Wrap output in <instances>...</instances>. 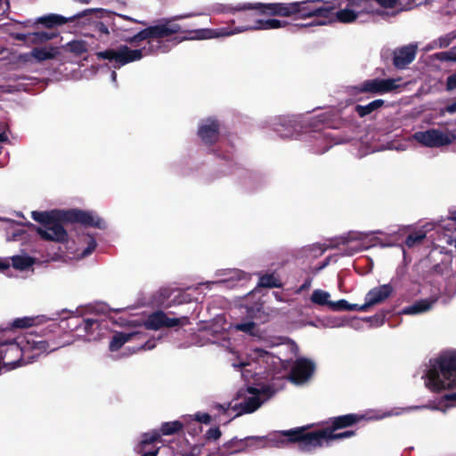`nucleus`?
Masks as SVG:
<instances>
[{"label":"nucleus","instance_id":"09e8293b","mask_svg":"<svg viewBox=\"0 0 456 456\" xmlns=\"http://www.w3.org/2000/svg\"><path fill=\"white\" fill-rule=\"evenodd\" d=\"M12 324L16 328L30 327L33 324V320L30 318H19L14 320Z\"/></svg>","mask_w":456,"mask_h":456},{"label":"nucleus","instance_id":"0e129e2a","mask_svg":"<svg viewBox=\"0 0 456 456\" xmlns=\"http://www.w3.org/2000/svg\"><path fill=\"white\" fill-rule=\"evenodd\" d=\"M309 286H310V281H307L302 285L301 289H307Z\"/></svg>","mask_w":456,"mask_h":456},{"label":"nucleus","instance_id":"c756f323","mask_svg":"<svg viewBox=\"0 0 456 456\" xmlns=\"http://www.w3.org/2000/svg\"><path fill=\"white\" fill-rule=\"evenodd\" d=\"M434 301L428 299L418 301L411 305L403 309L404 314H419L428 312L431 309Z\"/></svg>","mask_w":456,"mask_h":456},{"label":"nucleus","instance_id":"8fccbe9b","mask_svg":"<svg viewBox=\"0 0 456 456\" xmlns=\"http://www.w3.org/2000/svg\"><path fill=\"white\" fill-rule=\"evenodd\" d=\"M36 33V37H37V41H40V43H44V42H46L48 40H51L54 35L53 33H48V32H44V31H41V32H35Z\"/></svg>","mask_w":456,"mask_h":456},{"label":"nucleus","instance_id":"79ce46f5","mask_svg":"<svg viewBox=\"0 0 456 456\" xmlns=\"http://www.w3.org/2000/svg\"><path fill=\"white\" fill-rule=\"evenodd\" d=\"M231 328H232L236 330H240L242 332H245V333H248L250 335H256V332H255L256 323L251 321L232 325Z\"/></svg>","mask_w":456,"mask_h":456},{"label":"nucleus","instance_id":"603ef678","mask_svg":"<svg viewBox=\"0 0 456 456\" xmlns=\"http://www.w3.org/2000/svg\"><path fill=\"white\" fill-rule=\"evenodd\" d=\"M446 89L448 91L456 89V73H454L447 77Z\"/></svg>","mask_w":456,"mask_h":456},{"label":"nucleus","instance_id":"37998d69","mask_svg":"<svg viewBox=\"0 0 456 456\" xmlns=\"http://www.w3.org/2000/svg\"><path fill=\"white\" fill-rule=\"evenodd\" d=\"M62 20H63V18L61 16L52 14L49 16H45V17L39 18L38 22L45 24L48 27H51L54 24L62 23Z\"/></svg>","mask_w":456,"mask_h":456},{"label":"nucleus","instance_id":"a211bd4d","mask_svg":"<svg viewBox=\"0 0 456 456\" xmlns=\"http://www.w3.org/2000/svg\"><path fill=\"white\" fill-rule=\"evenodd\" d=\"M38 234L46 240L55 242H65L68 240V233L62 225L55 220L42 225L37 229Z\"/></svg>","mask_w":456,"mask_h":456},{"label":"nucleus","instance_id":"f8f14e48","mask_svg":"<svg viewBox=\"0 0 456 456\" xmlns=\"http://www.w3.org/2000/svg\"><path fill=\"white\" fill-rule=\"evenodd\" d=\"M382 233L380 231L359 232L351 231L344 238L345 243L350 244L355 242V246H350L347 250L348 255H354L356 252L366 250L374 247L379 239L375 234Z\"/></svg>","mask_w":456,"mask_h":456},{"label":"nucleus","instance_id":"e433bc0d","mask_svg":"<svg viewBox=\"0 0 456 456\" xmlns=\"http://www.w3.org/2000/svg\"><path fill=\"white\" fill-rule=\"evenodd\" d=\"M337 430L338 429L330 428H324L325 433H327L325 434L327 439V445L330 444V441L349 438L354 435V432L353 431L337 432Z\"/></svg>","mask_w":456,"mask_h":456},{"label":"nucleus","instance_id":"f03ea898","mask_svg":"<svg viewBox=\"0 0 456 456\" xmlns=\"http://www.w3.org/2000/svg\"><path fill=\"white\" fill-rule=\"evenodd\" d=\"M336 5L330 2L323 0H305L291 3H244L238 4L230 8L232 12H240L246 10H257L263 15H273L282 17H297L299 19H307L312 17L321 18L320 20L303 25L308 26H325L333 22V10Z\"/></svg>","mask_w":456,"mask_h":456},{"label":"nucleus","instance_id":"a18cd8bd","mask_svg":"<svg viewBox=\"0 0 456 456\" xmlns=\"http://www.w3.org/2000/svg\"><path fill=\"white\" fill-rule=\"evenodd\" d=\"M420 4L421 2L418 0H398L397 8L400 12L407 11L419 5Z\"/></svg>","mask_w":456,"mask_h":456},{"label":"nucleus","instance_id":"c85d7f7f","mask_svg":"<svg viewBox=\"0 0 456 456\" xmlns=\"http://www.w3.org/2000/svg\"><path fill=\"white\" fill-rule=\"evenodd\" d=\"M10 259V263L12 262V266L20 271H24L31 267L36 260L35 258L28 256L27 254L16 255L12 256Z\"/></svg>","mask_w":456,"mask_h":456},{"label":"nucleus","instance_id":"72a5a7b5","mask_svg":"<svg viewBox=\"0 0 456 456\" xmlns=\"http://www.w3.org/2000/svg\"><path fill=\"white\" fill-rule=\"evenodd\" d=\"M330 308L333 311H364V306L362 305L350 304L345 299L330 302Z\"/></svg>","mask_w":456,"mask_h":456},{"label":"nucleus","instance_id":"5fc2aeb1","mask_svg":"<svg viewBox=\"0 0 456 456\" xmlns=\"http://www.w3.org/2000/svg\"><path fill=\"white\" fill-rule=\"evenodd\" d=\"M10 267V259L8 257H0V272Z\"/></svg>","mask_w":456,"mask_h":456},{"label":"nucleus","instance_id":"774afa93","mask_svg":"<svg viewBox=\"0 0 456 456\" xmlns=\"http://www.w3.org/2000/svg\"><path fill=\"white\" fill-rule=\"evenodd\" d=\"M453 141L456 140V133L452 131Z\"/></svg>","mask_w":456,"mask_h":456},{"label":"nucleus","instance_id":"6e6d98bb","mask_svg":"<svg viewBox=\"0 0 456 456\" xmlns=\"http://www.w3.org/2000/svg\"><path fill=\"white\" fill-rule=\"evenodd\" d=\"M14 38L17 39V40H20V41H23V42L28 44V34L17 33V34L14 35Z\"/></svg>","mask_w":456,"mask_h":456},{"label":"nucleus","instance_id":"c03bdc74","mask_svg":"<svg viewBox=\"0 0 456 456\" xmlns=\"http://www.w3.org/2000/svg\"><path fill=\"white\" fill-rule=\"evenodd\" d=\"M436 58L440 61H451L456 62V49L455 46L452 47L446 52H441L436 54Z\"/></svg>","mask_w":456,"mask_h":456},{"label":"nucleus","instance_id":"39448f33","mask_svg":"<svg viewBox=\"0 0 456 456\" xmlns=\"http://www.w3.org/2000/svg\"><path fill=\"white\" fill-rule=\"evenodd\" d=\"M32 218L41 223L43 225L49 224L53 220H60L67 223H80L86 226H92L99 229L106 227L105 222L94 211H85L77 208L68 210L53 211H33Z\"/></svg>","mask_w":456,"mask_h":456},{"label":"nucleus","instance_id":"393cba45","mask_svg":"<svg viewBox=\"0 0 456 456\" xmlns=\"http://www.w3.org/2000/svg\"><path fill=\"white\" fill-rule=\"evenodd\" d=\"M297 431L294 429L276 432L266 436L267 447H282L289 442H295Z\"/></svg>","mask_w":456,"mask_h":456},{"label":"nucleus","instance_id":"4c0bfd02","mask_svg":"<svg viewBox=\"0 0 456 456\" xmlns=\"http://www.w3.org/2000/svg\"><path fill=\"white\" fill-rule=\"evenodd\" d=\"M330 294L322 289H314L311 296V301L314 304L319 305H328L330 307Z\"/></svg>","mask_w":456,"mask_h":456},{"label":"nucleus","instance_id":"58836bf2","mask_svg":"<svg viewBox=\"0 0 456 456\" xmlns=\"http://www.w3.org/2000/svg\"><path fill=\"white\" fill-rule=\"evenodd\" d=\"M192 419L189 422V428L191 429V434L195 435L201 431V428H199V431L196 428H191V425H193L194 422L197 423H204L209 424L211 421V416L206 412H197L194 415H191Z\"/></svg>","mask_w":456,"mask_h":456},{"label":"nucleus","instance_id":"6ab92c4d","mask_svg":"<svg viewBox=\"0 0 456 456\" xmlns=\"http://www.w3.org/2000/svg\"><path fill=\"white\" fill-rule=\"evenodd\" d=\"M418 45L410 44L397 48L393 53V64L396 69H403L411 63L417 53Z\"/></svg>","mask_w":456,"mask_h":456},{"label":"nucleus","instance_id":"aec40b11","mask_svg":"<svg viewBox=\"0 0 456 456\" xmlns=\"http://www.w3.org/2000/svg\"><path fill=\"white\" fill-rule=\"evenodd\" d=\"M439 225L444 231V243L456 251V208L450 209L448 217Z\"/></svg>","mask_w":456,"mask_h":456},{"label":"nucleus","instance_id":"49530a36","mask_svg":"<svg viewBox=\"0 0 456 456\" xmlns=\"http://www.w3.org/2000/svg\"><path fill=\"white\" fill-rule=\"evenodd\" d=\"M235 404L234 399L226 403H216L214 405V408L218 411L220 413L228 414L229 416L233 413L232 406Z\"/></svg>","mask_w":456,"mask_h":456},{"label":"nucleus","instance_id":"2eb2a0df","mask_svg":"<svg viewBox=\"0 0 456 456\" xmlns=\"http://www.w3.org/2000/svg\"><path fill=\"white\" fill-rule=\"evenodd\" d=\"M189 323L186 316L181 318H170L163 312H156L151 314L144 322V328L147 330H157L162 327L172 328L175 326H184Z\"/></svg>","mask_w":456,"mask_h":456},{"label":"nucleus","instance_id":"20e7f679","mask_svg":"<svg viewBox=\"0 0 456 456\" xmlns=\"http://www.w3.org/2000/svg\"><path fill=\"white\" fill-rule=\"evenodd\" d=\"M421 379L433 392L456 387V350H445L431 358L424 365Z\"/></svg>","mask_w":456,"mask_h":456},{"label":"nucleus","instance_id":"f704fd0d","mask_svg":"<svg viewBox=\"0 0 456 456\" xmlns=\"http://www.w3.org/2000/svg\"><path fill=\"white\" fill-rule=\"evenodd\" d=\"M359 419L360 418L354 414L338 416L337 418H334V419L332 420L331 427L329 428L335 429L343 428L357 422Z\"/></svg>","mask_w":456,"mask_h":456},{"label":"nucleus","instance_id":"dca6fc26","mask_svg":"<svg viewBox=\"0 0 456 456\" xmlns=\"http://www.w3.org/2000/svg\"><path fill=\"white\" fill-rule=\"evenodd\" d=\"M314 369L313 361L303 357L297 358L291 367L289 379L294 384L302 385L311 379Z\"/></svg>","mask_w":456,"mask_h":456},{"label":"nucleus","instance_id":"13d9d810","mask_svg":"<svg viewBox=\"0 0 456 456\" xmlns=\"http://www.w3.org/2000/svg\"><path fill=\"white\" fill-rule=\"evenodd\" d=\"M9 6L8 1L0 0V14L4 13Z\"/></svg>","mask_w":456,"mask_h":456},{"label":"nucleus","instance_id":"bf43d9fd","mask_svg":"<svg viewBox=\"0 0 456 456\" xmlns=\"http://www.w3.org/2000/svg\"><path fill=\"white\" fill-rule=\"evenodd\" d=\"M309 249L317 251L319 254H322L324 249L322 248L321 245H313L309 247Z\"/></svg>","mask_w":456,"mask_h":456},{"label":"nucleus","instance_id":"a878e982","mask_svg":"<svg viewBox=\"0 0 456 456\" xmlns=\"http://www.w3.org/2000/svg\"><path fill=\"white\" fill-rule=\"evenodd\" d=\"M60 51L58 47L45 46L40 48H34L31 53L22 55V59L29 61L30 58H34L37 61L41 62L47 60L54 59Z\"/></svg>","mask_w":456,"mask_h":456},{"label":"nucleus","instance_id":"bb28decb","mask_svg":"<svg viewBox=\"0 0 456 456\" xmlns=\"http://www.w3.org/2000/svg\"><path fill=\"white\" fill-rule=\"evenodd\" d=\"M142 332L134 330L131 332H117L113 335L109 348L111 352L119 350L126 343L134 341Z\"/></svg>","mask_w":456,"mask_h":456},{"label":"nucleus","instance_id":"1a4fd4ad","mask_svg":"<svg viewBox=\"0 0 456 456\" xmlns=\"http://www.w3.org/2000/svg\"><path fill=\"white\" fill-rule=\"evenodd\" d=\"M330 3L336 5L333 10V21L350 23L354 21L361 12L379 13V9L368 7L369 0H334Z\"/></svg>","mask_w":456,"mask_h":456},{"label":"nucleus","instance_id":"423d86ee","mask_svg":"<svg viewBox=\"0 0 456 456\" xmlns=\"http://www.w3.org/2000/svg\"><path fill=\"white\" fill-rule=\"evenodd\" d=\"M275 393L276 390L269 385L247 387L239 389L233 397L235 404L232 406L233 416L232 418L256 411Z\"/></svg>","mask_w":456,"mask_h":456},{"label":"nucleus","instance_id":"473e14b6","mask_svg":"<svg viewBox=\"0 0 456 456\" xmlns=\"http://www.w3.org/2000/svg\"><path fill=\"white\" fill-rule=\"evenodd\" d=\"M398 0H369L368 7L379 9V13H372L373 15H380L385 16L387 15L388 12L381 10V8H397Z\"/></svg>","mask_w":456,"mask_h":456},{"label":"nucleus","instance_id":"4d7b16f0","mask_svg":"<svg viewBox=\"0 0 456 456\" xmlns=\"http://www.w3.org/2000/svg\"><path fill=\"white\" fill-rule=\"evenodd\" d=\"M28 44H41L40 41H37V37H36V33H28Z\"/></svg>","mask_w":456,"mask_h":456},{"label":"nucleus","instance_id":"7ed1b4c3","mask_svg":"<svg viewBox=\"0 0 456 456\" xmlns=\"http://www.w3.org/2000/svg\"><path fill=\"white\" fill-rule=\"evenodd\" d=\"M9 333L0 330V364L6 371L32 362L41 354L55 349L38 335L26 334L13 338Z\"/></svg>","mask_w":456,"mask_h":456},{"label":"nucleus","instance_id":"ddd939ff","mask_svg":"<svg viewBox=\"0 0 456 456\" xmlns=\"http://www.w3.org/2000/svg\"><path fill=\"white\" fill-rule=\"evenodd\" d=\"M295 431H297L295 442L297 443L298 449L302 452H311L318 447L327 445L324 428L305 432V428H295Z\"/></svg>","mask_w":456,"mask_h":456},{"label":"nucleus","instance_id":"052dcab7","mask_svg":"<svg viewBox=\"0 0 456 456\" xmlns=\"http://www.w3.org/2000/svg\"><path fill=\"white\" fill-rule=\"evenodd\" d=\"M120 17H122L123 19H126V20H131V21H134L135 23H140V24H142V25H145L146 23L142 20H135V19H133L131 17H128V16H126V15H119Z\"/></svg>","mask_w":456,"mask_h":456},{"label":"nucleus","instance_id":"3c124183","mask_svg":"<svg viewBox=\"0 0 456 456\" xmlns=\"http://www.w3.org/2000/svg\"><path fill=\"white\" fill-rule=\"evenodd\" d=\"M446 113H449V114L456 113V102L439 110L440 116H444Z\"/></svg>","mask_w":456,"mask_h":456},{"label":"nucleus","instance_id":"412c9836","mask_svg":"<svg viewBox=\"0 0 456 456\" xmlns=\"http://www.w3.org/2000/svg\"><path fill=\"white\" fill-rule=\"evenodd\" d=\"M296 122L295 116L281 115L272 118L269 126L281 136L288 137L292 134Z\"/></svg>","mask_w":456,"mask_h":456},{"label":"nucleus","instance_id":"2f4dec72","mask_svg":"<svg viewBox=\"0 0 456 456\" xmlns=\"http://www.w3.org/2000/svg\"><path fill=\"white\" fill-rule=\"evenodd\" d=\"M287 25V21L277 19L256 20L255 21V29L268 30L283 28Z\"/></svg>","mask_w":456,"mask_h":456},{"label":"nucleus","instance_id":"f257e3e1","mask_svg":"<svg viewBox=\"0 0 456 456\" xmlns=\"http://www.w3.org/2000/svg\"><path fill=\"white\" fill-rule=\"evenodd\" d=\"M194 16V13L187 12L174 15L170 18H162L154 24L142 29L134 36L127 38L126 41L129 44H134L140 41L148 40V47L140 49H131L127 45H120L115 50H108L98 53L102 59L114 61V68H120L127 63L140 61L149 54L162 52L167 53L170 50L169 43L176 45L185 40H205L217 37H230L248 30L255 29V22L252 25H244L236 27L232 29L228 28H199L187 31V36L176 39H167L181 31V26L176 23L177 20L188 19Z\"/></svg>","mask_w":456,"mask_h":456},{"label":"nucleus","instance_id":"4be33fe9","mask_svg":"<svg viewBox=\"0 0 456 456\" xmlns=\"http://www.w3.org/2000/svg\"><path fill=\"white\" fill-rule=\"evenodd\" d=\"M393 290L394 289L389 283L371 289L365 296V303L362 305L364 306V311L371 305L385 301L392 295Z\"/></svg>","mask_w":456,"mask_h":456},{"label":"nucleus","instance_id":"69168bd1","mask_svg":"<svg viewBox=\"0 0 456 456\" xmlns=\"http://www.w3.org/2000/svg\"><path fill=\"white\" fill-rule=\"evenodd\" d=\"M141 332H142L141 330H139ZM145 338V336H143V333L141 334L140 337H138L134 341H139L141 338Z\"/></svg>","mask_w":456,"mask_h":456},{"label":"nucleus","instance_id":"6e6552de","mask_svg":"<svg viewBox=\"0 0 456 456\" xmlns=\"http://www.w3.org/2000/svg\"><path fill=\"white\" fill-rule=\"evenodd\" d=\"M192 419L191 415H184L179 420L165 422L161 425L160 431L152 430L144 433L141 436L138 444L134 450L142 456H157L159 447L157 443L159 441L161 435L169 436L186 428L188 432L191 433L189 428V422Z\"/></svg>","mask_w":456,"mask_h":456},{"label":"nucleus","instance_id":"c9c22d12","mask_svg":"<svg viewBox=\"0 0 456 456\" xmlns=\"http://www.w3.org/2000/svg\"><path fill=\"white\" fill-rule=\"evenodd\" d=\"M455 38L456 32H450L443 37H440L438 39L431 42L428 45H427L426 50L429 51L436 48H445L449 46Z\"/></svg>","mask_w":456,"mask_h":456},{"label":"nucleus","instance_id":"ea45409f","mask_svg":"<svg viewBox=\"0 0 456 456\" xmlns=\"http://www.w3.org/2000/svg\"><path fill=\"white\" fill-rule=\"evenodd\" d=\"M64 49L75 55H80L87 51V44L83 40H75L65 45Z\"/></svg>","mask_w":456,"mask_h":456},{"label":"nucleus","instance_id":"a19ab883","mask_svg":"<svg viewBox=\"0 0 456 456\" xmlns=\"http://www.w3.org/2000/svg\"><path fill=\"white\" fill-rule=\"evenodd\" d=\"M258 285L265 288H278L281 282L274 274H265L259 278Z\"/></svg>","mask_w":456,"mask_h":456},{"label":"nucleus","instance_id":"680f3d73","mask_svg":"<svg viewBox=\"0 0 456 456\" xmlns=\"http://www.w3.org/2000/svg\"><path fill=\"white\" fill-rule=\"evenodd\" d=\"M96 9H87V10H85L82 13L78 14L77 16L80 17V16H85L88 13H91L93 12H95Z\"/></svg>","mask_w":456,"mask_h":456},{"label":"nucleus","instance_id":"5701e85b","mask_svg":"<svg viewBox=\"0 0 456 456\" xmlns=\"http://www.w3.org/2000/svg\"><path fill=\"white\" fill-rule=\"evenodd\" d=\"M78 332H84V338L86 341H94L99 339L103 334V329L96 319L88 318L82 322L77 328Z\"/></svg>","mask_w":456,"mask_h":456},{"label":"nucleus","instance_id":"0eeeda50","mask_svg":"<svg viewBox=\"0 0 456 456\" xmlns=\"http://www.w3.org/2000/svg\"><path fill=\"white\" fill-rule=\"evenodd\" d=\"M279 362L280 358L260 348H254L245 359L239 358L232 365L241 372V377L245 380H249L257 376L263 377Z\"/></svg>","mask_w":456,"mask_h":456},{"label":"nucleus","instance_id":"cd10ccee","mask_svg":"<svg viewBox=\"0 0 456 456\" xmlns=\"http://www.w3.org/2000/svg\"><path fill=\"white\" fill-rule=\"evenodd\" d=\"M436 227L435 223H427L422 225L419 229L414 231L411 234H409L405 240V245L408 248H413L417 245H419L423 240L426 238L427 233Z\"/></svg>","mask_w":456,"mask_h":456},{"label":"nucleus","instance_id":"4468645a","mask_svg":"<svg viewBox=\"0 0 456 456\" xmlns=\"http://www.w3.org/2000/svg\"><path fill=\"white\" fill-rule=\"evenodd\" d=\"M221 124L216 117L201 118L197 126V135L206 145H212L219 140Z\"/></svg>","mask_w":456,"mask_h":456},{"label":"nucleus","instance_id":"b1692460","mask_svg":"<svg viewBox=\"0 0 456 456\" xmlns=\"http://www.w3.org/2000/svg\"><path fill=\"white\" fill-rule=\"evenodd\" d=\"M97 246L96 240L89 234H83L77 238L75 257L82 259L90 256Z\"/></svg>","mask_w":456,"mask_h":456},{"label":"nucleus","instance_id":"e2e57ef3","mask_svg":"<svg viewBox=\"0 0 456 456\" xmlns=\"http://www.w3.org/2000/svg\"><path fill=\"white\" fill-rule=\"evenodd\" d=\"M110 78H111V81H112L113 83H116V80H117V73H116L115 71H112V72H111Z\"/></svg>","mask_w":456,"mask_h":456},{"label":"nucleus","instance_id":"f3484780","mask_svg":"<svg viewBox=\"0 0 456 456\" xmlns=\"http://www.w3.org/2000/svg\"><path fill=\"white\" fill-rule=\"evenodd\" d=\"M23 223L13 220L11 217L0 216V230L6 232L7 241H19L27 238L23 229Z\"/></svg>","mask_w":456,"mask_h":456},{"label":"nucleus","instance_id":"338daca9","mask_svg":"<svg viewBox=\"0 0 456 456\" xmlns=\"http://www.w3.org/2000/svg\"><path fill=\"white\" fill-rule=\"evenodd\" d=\"M321 121L322 122L324 119H326V117L324 115H321L320 117Z\"/></svg>","mask_w":456,"mask_h":456},{"label":"nucleus","instance_id":"de8ad7c7","mask_svg":"<svg viewBox=\"0 0 456 456\" xmlns=\"http://www.w3.org/2000/svg\"><path fill=\"white\" fill-rule=\"evenodd\" d=\"M222 433H221V430L219 429V428L216 427V428H209L205 436H206V439L208 440H217L220 438Z\"/></svg>","mask_w":456,"mask_h":456},{"label":"nucleus","instance_id":"7c9ffc66","mask_svg":"<svg viewBox=\"0 0 456 456\" xmlns=\"http://www.w3.org/2000/svg\"><path fill=\"white\" fill-rule=\"evenodd\" d=\"M385 102L382 99H376L366 105H356L354 108L355 112L361 118H363L375 110L380 109Z\"/></svg>","mask_w":456,"mask_h":456},{"label":"nucleus","instance_id":"9d476101","mask_svg":"<svg viewBox=\"0 0 456 456\" xmlns=\"http://www.w3.org/2000/svg\"><path fill=\"white\" fill-rule=\"evenodd\" d=\"M401 77L366 79L354 87L357 93L382 95L397 91L401 86Z\"/></svg>","mask_w":456,"mask_h":456},{"label":"nucleus","instance_id":"9b49d317","mask_svg":"<svg viewBox=\"0 0 456 456\" xmlns=\"http://www.w3.org/2000/svg\"><path fill=\"white\" fill-rule=\"evenodd\" d=\"M412 139L428 148H439L453 142L452 131L444 132L436 128L415 132L412 134Z\"/></svg>","mask_w":456,"mask_h":456},{"label":"nucleus","instance_id":"864d4df0","mask_svg":"<svg viewBox=\"0 0 456 456\" xmlns=\"http://www.w3.org/2000/svg\"><path fill=\"white\" fill-rule=\"evenodd\" d=\"M156 346V341L153 339H148L143 344H142L139 347H137L136 350L142 349V350H151L155 348Z\"/></svg>","mask_w":456,"mask_h":456}]
</instances>
